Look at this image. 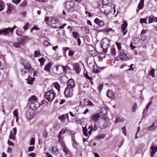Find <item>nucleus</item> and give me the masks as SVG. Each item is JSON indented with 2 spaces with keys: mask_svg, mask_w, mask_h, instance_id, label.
<instances>
[{
  "mask_svg": "<svg viewBox=\"0 0 157 157\" xmlns=\"http://www.w3.org/2000/svg\"><path fill=\"white\" fill-rule=\"evenodd\" d=\"M40 28H38L36 26H34L31 29V31H32L33 30H37L40 29Z\"/></svg>",
  "mask_w": 157,
  "mask_h": 157,
  "instance_id": "nucleus-60",
  "label": "nucleus"
},
{
  "mask_svg": "<svg viewBox=\"0 0 157 157\" xmlns=\"http://www.w3.org/2000/svg\"><path fill=\"white\" fill-rule=\"evenodd\" d=\"M59 118L61 121H63L65 120V116L64 115H63L62 116L59 117Z\"/></svg>",
  "mask_w": 157,
  "mask_h": 157,
  "instance_id": "nucleus-45",
  "label": "nucleus"
},
{
  "mask_svg": "<svg viewBox=\"0 0 157 157\" xmlns=\"http://www.w3.org/2000/svg\"><path fill=\"white\" fill-rule=\"evenodd\" d=\"M52 154L57 155L59 153V150L56 146H54L52 147Z\"/></svg>",
  "mask_w": 157,
  "mask_h": 157,
  "instance_id": "nucleus-20",
  "label": "nucleus"
},
{
  "mask_svg": "<svg viewBox=\"0 0 157 157\" xmlns=\"http://www.w3.org/2000/svg\"><path fill=\"white\" fill-rule=\"evenodd\" d=\"M128 26V23L126 21H124L123 24H122V27L121 28L122 32L124 33V35H125L127 32V30H126Z\"/></svg>",
  "mask_w": 157,
  "mask_h": 157,
  "instance_id": "nucleus-10",
  "label": "nucleus"
},
{
  "mask_svg": "<svg viewBox=\"0 0 157 157\" xmlns=\"http://www.w3.org/2000/svg\"><path fill=\"white\" fill-rule=\"evenodd\" d=\"M105 137V135L103 134L98 135L96 137L97 140H99Z\"/></svg>",
  "mask_w": 157,
  "mask_h": 157,
  "instance_id": "nucleus-36",
  "label": "nucleus"
},
{
  "mask_svg": "<svg viewBox=\"0 0 157 157\" xmlns=\"http://www.w3.org/2000/svg\"><path fill=\"white\" fill-rule=\"evenodd\" d=\"M87 102V105H90V106H93L94 105L93 103L90 100L88 101Z\"/></svg>",
  "mask_w": 157,
  "mask_h": 157,
  "instance_id": "nucleus-61",
  "label": "nucleus"
},
{
  "mask_svg": "<svg viewBox=\"0 0 157 157\" xmlns=\"http://www.w3.org/2000/svg\"><path fill=\"white\" fill-rule=\"evenodd\" d=\"M63 151L65 154H67L69 151L68 148L65 146L63 148Z\"/></svg>",
  "mask_w": 157,
  "mask_h": 157,
  "instance_id": "nucleus-42",
  "label": "nucleus"
},
{
  "mask_svg": "<svg viewBox=\"0 0 157 157\" xmlns=\"http://www.w3.org/2000/svg\"><path fill=\"white\" fill-rule=\"evenodd\" d=\"M39 61L40 62L41 66H43L44 64L45 60L43 57H42L40 59H39Z\"/></svg>",
  "mask_w": 157,
  "mask_h": 157,
  "instance_id": "nucleus-31",
  "label": "nucleus"
},
{
  "mask_svg": "<svg viewBox=\"0 0 157 157\" xmlns=\"http://www.w3.org/2000/svg\"><path fill=\"white\" fill-rule=\"evenodd\" d=\"M82 131L84 135L86 136H87L88 135L87 133V129L86 128V126L85 127H82Z\"/></svg>",
  "mask_w": 157,
  "mask_h": 157,
  "instance_id": "nucleus-33",
  "label": "nucleus"
},
{
  "mask_svg": "<svg viewBox=\"0 0 157 157\" xmlns=\"http://www.w3.org/2000/svg\"><path fill=\"white\" fill-rule=\"evenodd\" d=\"M54 128L56 130H58L60 128L59 125L57 124L54 126Z\"/></svg>",
  "mask_w": 157,
  "mask_h": 157,
  "instance_id": "nucleus-57",
  "label": "nucleus"
},
{
  "mask_svg": "<svg viewBox=\"0 0 157 157\" xmlns=\"http://www.w3.org/2000/svg\"><path fill=\"white\" fill-rule=\"evenodd\" d=\"M93 71L94 73H98L99 71L97 65H94L93 66Z\"/></svg>",
  "mask_w": 157,
  "mask_h": 157,
  "instance_id": "nucleus-34",
  "label": "nucleus"
},
{
  "mask_svg": "<svg viewBox=\"0 0 157 157\" xmlns=\"http://www.w3.org/2000/svg\"><path fill=\"white\" fill-rule=\"evenodd\" d=\"M13 115L16 117H18V114L17 113V109L13 111Z\"/></svg>",
  "mask_w": 157,
  "mask_h": 157,
  "instance_id": "nucleus-52",
  "label": "nucleus"
},
{
  "mask_svg": "<svg viewBox=\"0 0 157 157\" xmlns=\"http://www.w3.org/2000/svg\"><path fill=\"white\" fill-rule=\"evenodd\" d=\"M15 135L13 134L12 132H11L9 136L10 138L12 140H14L15 139Z\"/></svg>",
  "mask_w": 157,
  "mask_h": 157,
  "instance_id": "nucleus-44",
  "label": "nucleus"
},
{
  "mask_svg": "<svg viewBox=\"0 0 157 157\" xmlns=\"http://www.w3.org/2000/svg\"><path fill=\"white\" fill-rule=\"evenodd\" d=\"M40 54V52L39 50L35 51L34 53V56L35 57H38Z\"/></svg>",
  "mask_w": 157,
  "mask_h": 157,
  "instance_id": "nucleus-40",
  "label": "nucleus"
},
{
  "mask_svg": "<svg viewBox=\"0 0 157 157\" xmlns=\"http://www.w3.org/2000/svg\"><path fill=\"white\" fill-rule=\"evenodd\" d=\"M71 140L73 142L72 145L74 147L77 148L76 151L77 153H79V155L81 156L82 155V151L80 149L78 148H77V143L76 142L75 137L73 136H71Z\"/></svg>",
  "mask_w": 157,
  "mask_h": 157,
  "instance_id": "nucleus-6",
  "label": "nucleus"
},
{
  "mask_svg": "<svg viewBox=\"0 0 157 157\" xmlns=\"http://www.w3.org/2000/svg\"><path fill=\"white\" fill-rule=\"evenodd\" d=\"M6 66V64L3 58L0 57V69H4Z\"/></svg>",
  "mask_w": 157,
  "mask_h": 157,
  "instance_id": "nucleus-12",
  "label": "nucleus"
},
{
  "mask_svg": "<svg viewBox=\"0 0 157 157\" xmlns=\"http://www.w3.org/2000/svg\"><path fill=\"white\" fill-rule=\"evenodd\" d=\"M50 43L48 42L47 41L45 40L44 42V44L45 46H48Z\"/></svg>",
  "mask_w": 157,
  "mask_h": 157,
  "instance_id": "nucleus-63",
  "label": "nucleus"
},
{
  "mask_svg": "<svg viewBox=\"0 0 157 157\" xmlns=\"http://www.w3.org/2000/svg\"><path fill=\"white\" fill-rule=\"evenodd\" d=\"M54 87L58 90V91H59L60 90V86L57 82L55 83Z\"/></svg>",
  "mask_w": 157,
  "mask_h": 157,
  "instance_id": "nucleus-38",
  "label": "nucleus"
},
{
  "mask_svg": "<svg viewBox=\"0 0 157 157\" xmlns=\"http://www.w3.org/2000/svg\"><path fill=\"white\" fill-rule=\"evenodd\" d=\"M113 30V29L111 28H108L105 29L103 30V31L104 32H109L112 31Z\"/></svg>",
  "mask_w": 157,
  "mask_h": 157,
  "instance_id": "nucleus-48",
  "label": "nucleus"
},
{
  "mask_svg": "<svg viewBox=\"0 0 157 157\" xmlns=\"http://www.w3.org/2000/svg\"><path fill=\"white\" fill-rule=\"evenodd\" d=\"M100 116L99 113H96L94 114L91 118V120L94 121L96 122L100 118Z\"/></svg>",
  "mask_w": 157,
  "mask_h": 157,
  "instance_id": "nucleus-22",
  "label": "nucleus"
},
{
  "mask_svg": "<svg viewBox=\"0 0 157 157\" xmlns=\"http://www.w3.org/2000/svg\"><path fill=\"white\" fill-rule=\"evenodd\" d=\"M144 0H140L138 5V8L139 10L142 9L143 8L144 6Z\"/></svg>",
  "mask_w": 157,
  "mask_h": 157,
  "instance_id": "nucleus-27",
  "label": "nucleus"
},
{
  "mask_svg": "<svg viewBox=\"0 0 157 157\" xmlns=\"http://www.w3.org/2000/svg\"><path fill=\"white\" fill-rule=\"evenodd\" d=\"M21 0H13V2L14 3L17 4L19 3Z\"/></svg>",
  "mask_w": 157,
  "mask_h": 157,
  "instance_id": "nucleus-62",
  "label": "nucleus"
},
{
  "mask_svg": "<svg viewBox=\"0 0 157 157\" xmlns=\"http://www.w3.org/2000/svg\"><path fill=\"white\" fill-rule=\"evenodd\" d=\"M29 23H27L23 27V29L25 30H27L28 28V25Z\"/></svg>",
  "mask_w": 157,
  "mask_h": 157,
  "instance_id": "nucleus-53",
  "label": "nucleus"
},
{
  "mask_svg": "<svg viewBox=\"0 0 157 157\" xmlns=\"http://www.w3.org/2000/svg\"><path fill=\"white\" fill-rule=\"evenodd\" d=\"M94 22L95 23L98 24L100 26H102L105 24V23L103 21L99 20L98 18H96L95 19Z\"/></svg>",
  "mask_w": 157,
  "mask_h": 157,
  "instance_id": "nucleus-14",
  "label": "nucleus"
},
{
  "mask_svg": "<svg viewBox=\"0 0 157 157\" xmlns=\"http://www.w3.org/2000/svg\"><path fill=\"white\" fill-rule=\"evenodd\" d=\"M154 21H155L156 22H157V17H155L154 16L149 17L148 18L149 23H151Z\"/></svg>",
  "mask_w": 157,
  "mask_h": 157,
  "instance_id": "nucleus-24",
  "label": "nucleus"
},
{
  "mask_svg": "<svg viewBox=\"0 0 157 157\" xmlns=\"http://www.w3.org/2000/svg\"><path fill=\"white\" fill-rule=\"evenodd\" d=\"M37 98L34 95L32 96L29 99L30 105V107L33 109H36L41 105L40 103L37 101Z\"/></svg>",
  "mask_w": 157,
  "mask_h": 157,
  "instance_id": "nucleus-1",
  "label": "nucleus"
},
{
  "mask_svg": "<svg viewBox=\"0 0 157 157\" xmlns=\"http://www.w3.org/2000/svg\"><path fill=\"white\" fill-rule=\"evenodd\" d=\"M4 9V5L2 2L0 1V11Z\"/></svg>",
  "mask_w": 157,
  "mask_h": 157,
  "instance_id": "nucleus-39",
  "label": "nucleus"
},
{
  "mask_svg": "<svg viewBox=\"0 0 157 157\" xmlns=\"http://www.w3.org/2000/svg\"><path fill=\"white\" fill-rule=\"evenodd\" d=\"M111 53L114 56H115L116 54V51L115 49L114 48H112L111 49Z\"/></svg>",
  "mask_w": 157,
  "mask_h": 157,
  "instance_id": "nucleus-54",
  "label": "nucleus"
},
{
  "mask_svg": "<svg viewBox=\"0 0 157 157\" xmlns=\"http://www.w3.org/2000/svg\"><path fill=\"white\" fill-rule=\"evenodd\" d=\"M74 52L73 51L71 50L69 51V56H72L74 55Z\"/></svg>",
  "mask_w": 157,
  "mask_h": 157,
  "instance_id": "nucleus-58",
  "label": "nucleus"
},
{
  "mask_svg": "<svg viewBox=\"0 0 157 157\" xmlns=\"http://www.w3.org/2000/svg\"><path fill=\"white\" fill-rule=\"evenodd\" d=\"M85 77L88 79L91 80L92 79V77H90L87 73H86L85 74Z\"/></svg>",
  "mask_w": 157,
  "mask_h": 157,
  "instance_id": "nucleus-59",
  "label": "nucleus"
},
{
  "mask_svg": "<svg viewBox=\"0 0 157 157\" xmlns=\"http://www.w3.org/2000/svg\"><path fill=\"white\" fill-rule=\"evenodd\" d=\"M124 121V119L123 118H120L119 117H117L115 120L116 123H118L119 122H123Z\"/></svg>",
  "mask_w": 157,
  "mask_h": 157,
  "instance_id": "nucleus-32",
  "label": "nucleus"
},
{
  "mask_svg": "<svg viewBox=\"0 0 157 157\" xmlns=\"http://www.w3.org/2000/svg\"><path fill=\"white\" fill-rule=\"evenodd\" d=\"M153 125L155 128L157 127V120H155L153 123Z\"/></svg>",
  "mask_w": 157,
  "mask_h": 157,
  "instance_id": "nucleus-64",
  "label": "nucleus"
},
{
  "mask_svg": "<svg viewBox=\"0 0 157 157\" xmlns=\"http://www.w3.org/2000/svg\"><path fill=\"white\" fill-rule=\"evenodd\" d=\"M151 151L150 153L151 154V157H153L154 154L157 151V146L155 147L153 146H152L151 147Z\"/></svg>",
  "mask_w": 157,
  "mask_h": 157,
  "instance_id": "nucleus-16",
  "label": "nucleus"
},
{
  "mask_svg": "<svg viewBox=\"0 0 157 157\" xmlns=\"http://www.w3.org/2000/svg\"><path fill=\"white\" fill-rule=\"evenodd\" d=\"M35 143V139L33 138H31V140L30 141V145H33Z\"/></svg>",
  "mask_w": 157,
  "mask_h": 157,
  "instance_id": "nucleus-49",
  "label": "nucleus"
},
{
  "mask_svg": "<svg viewBox=\"0 0 157 157\" xmlns=\"http://www.w3.org/2000/svg\"><path fill=\"white\" fill-rule=\"evenodd\" d=\"M112 10V8L111 6H107L105 10V14H107L110 13Z\"/></svg>",
  "mask_w": 157,
  "mask_h": 157,
  "instance_id": "nucleus-28",
  "label": "nucleus"
},
{
  "mask_svg": "<svg viewBox=\"0 0 157 157\" xmlns=\"http://www.w3.org/2000/svg\"><path fill=\"white\" fill-rule=\"evenodd\" d=\"M17 28L14 26L12 28L8 27L2 29H0V35H1L4 36H10L12 33L13 30Z\"/></svg>",
  "mask_w": 157,
  "mask_h": 157,
  "instance_id": "nucleus-2",
  "label": "nucleus"
},
{
  "mask_svg": "<svg viewBox=\"0 0 157 157\" xmlns=\"http://www.w3.org/2000/svg\"><path fill=\"white\" fill-rule=\"evenodd\" d=\"M56 95L53 90H50L46 93L45 98L49 101H52L55 98Z\"/></svg>",
  "mask_w": 157,
  "mask_h": 157,
  "instance_id": "nucleus-4",
  "label": "nucleus"
},
{
  "mask_svg": "<svg viewBox=\"0 0 157 157\" xmlns=\"http://www.w3.org/2000/svg\"><path fill=\"white\" fill-rule=\"evenodd\" d=\"M147 17H145L144 18H142L140 19V23H145L146 24H147Z\"/></svg>",
  "mask_w": 157,
  "mask_h": 157,
  "instance_id": "nucleus-29",
  "label": "nucleus"
},
{
  "mask_svg": "<svg viewBox=\"0 0 157 157\" xmlns=\"http://www.w3.org/2000/svg\"><path fill=\"white\" fill-rule=\"evenodd\" d=\"M27 3V2L24 1L21 3L20 4V6H24L26 5Z\"/></svg>",
  "mask_w": 157,
  "mask_h": 157,
  "instance_id": "nucleus-50",
  "label": "nucleus"
},
{
  "mask_svg": "<svg viewBox=\"0 0 157 157\" xmlns=\"http://www.w3.org/2000/svg\"><path fill=\"white\" fill-rule=\"evenodd\" d=\"M98 128V127L96 124H94V127H93L92 125L89 126L88 128L90 129V130L88 132V134L90 135L93 131H96L97 130Z\"/></svg>",
  "mask_w": 157,
  "mask_h": 157,
  "instance_id": "nucleus-15",
  "label": "nucleus"
},
{
  "mask_svg": "<svg viewBox=\"0 0 157 157\" xmlns=\"http://www.w3.org/2000/svg\"><path fill=\"white\" fill-rule=\"evenodd\" d=\"M155 126L152 124V125L148 127L147 128V129L148 130H151L155 129Z\"/></svg>",
  "mask_w": 157,
  "mask_h": 157,
  "instance_id": "nucleus-56",
  "label": "nucleus"
},
{
  "mask_svg": "<svg viewBox=\"0 0 157 157\" xmlns=\"http://www.w3.org/2000/svg\"><path fill=\"white\" fill-rule=\"evenodd\" d=\"M73 35L75 38H76L78 37V34L76 32H73Z\"/></svg>",
  "mask_w": 157,
  "mask_h": 157,
  "instance_id": "nucleus-51",
  "label": "nucleus"
},
{
  "mask_svg": "<svg viewBox=\"0 0 157 157\" xmlns=\"http://www.w3.org/2000/svg\"><path fill=\"white\" fill-rule=\"evenodd\" d=\"M74 3L73 1H69L66 2V8L69 12H73L75 10L74 7Z\"/></svg>",
  "mask_w": 157,
  "mask_h": 157,
  "instance_id": "nucleus-5",
  "label": "nucleus"
},
{
  "mask_svg": "<svg viewBox=\"0 0 157 157\" xmlns=\"http://www.w3.org/2000/svg\"><path fill=\"white\" fill-rule=\"evenodd\" d=\"M21 44L18 42L14 43L13 44V46L16 48H20V45Z\"/></svg>",
  "mask_w": 157,
  "mask_h": 157,
  "instance_id": "nucleus-30",
  "label": "nucleus"
},
{
  "mask_svg": "<svg viewBox=\"0 0 157 157\" xmlns=\"http://www.w3.org/2000/svg\"><path fill=\"white\" fill-rule=\"evenodd\" d=\"M101 45L103 48V51L106 53L110 45L109 40L106 38H104L101 41Z\"/></svg>",
  "mask_w": 157,
  "mask_h": 157,
  "instance_id": "nucleus-3",
  "label": "nucleus"
},
{
  "mask_svg": "<svg viewBox=\"0 0 157 157\" xmlns=\"http://www.w3.org/2000/svg\"><path fill=\"white\" fill-rule=\"evenodd\" d=\"M52 64L50 62H49L47 64H46L45 66L44 70L46 71L49 72L50 71Z\"/></svg>",
  "mask_w": 157,
  "mask_h": 157,
  "instance_id": "nucleus-21",
  "label": "nucleus"
},
{
  "mask_svg": "<svg viewBox=\"0 0 157 157\" xmlns=\"http://www.w3.org/2000/svg\"><path fill=\"white\" fill-rule=\"evenodd\" d=\"M34 112L32 109H29L26 112V116L28 119H30L33 116Z\"/></svg>",
  "mask_w": 157,
  "mask_h": 157,
  "instance_id": "nucleus-8",
  "label": "nucleus"
},
{
  "mask_svg": "<svg viewBox=\"0 0 157 157\" xmlns=\"http://www.w3.org/2000/svg\"><path fill=\"white\" fill-rule=\"evenodd\" d=\"M119 57L122 60L126 61L127 60V56L125 53L123 52L120 53Z\"/></svg>",
  "mask_w": 157,
  "mask_h": 157,
  "instance_id": "nucleus-18",
  "label": "nucleus"
},
{
  "mask_svg": "<svg viewBox=\"0 0 157 157\" xmlns=\"http://www.w3.org/2000/svg\"><path fill=\"white\" fill-rule=\"evenodd\" d=\"M7 5L8 7L7 11V13L8 14H10L11 13L13 7L10 4H8Z\"/></svg>",
  "mask_w": 157,
  "mask_h": 157,
  "instance_id": "nucleus-25",
  "label": "nucleus"
},
{
  "mask_svg": "<svg viewBox=\"0 0 157 157\" xmlns=\"http://www.w3.org/2000/svg\"><path fill=\"white\" fill-rule=\"evenodd\" d=\"M102 123H103V126H101V128H104L106 127L107 125V122L105 120H104L102 121Z\"/></svg>",
  "mask_w": 157,
  "mask_h": 157,
  "instance_id": "nucleus-37",
  "label": "nucleus"
},
{
  "mask_svg": "<svg viewBox=\"0 0 157 157\" xmlns=\"http://www.w3.org/2000/svg\"><path fill=\"white\" fill-rule=\"evenodd\" d=\"M152 103V102L151 101H150L148 104L147 105V106H146V110L147 111H148V110L149 109V106H150V105Z\"/></svg>",
  "mask_w": 157,
  "mask_h": 157,
  "instance_id": "nucleus-55",
  "label": "nucleus"
},
{
  "mask_svg": "<svg viewBox=\"0 0 157 157\" xmlns=\"http://www.w3.org/2000/svg\"><path fill=\"white\" fill-rule=\"evenodd\" d=\"M62 66L61 65H56L53 68V70H56V72L57 74H62Z\"/></svg>",
  "mask_w": 157,
  "mask_h": 157,
  "instance_id": "nucleus-7",
  "label": "nucleus"
},
{
  "mask_svg": "<svg viewBox=\"0 0 157 157\" xmlns=\"http://www.w3.org/2000/svg\"><path fill=\"white\" fill-rule=\"evenodd\" d=\"M58 138L59 139V142L62 144H63V145H65V144H64V143H63L62 137H61V136H59V135H58Z\"/></svg>",
  "mask_w": 157,
  "mask_h": 157,
  "instance_id": "nucleus-41",
  "label": "nucleus"
},
{
  "mask_svg": "<svg viewBox=\"0 0 157 157\" xmlns=\"http://www.w3.org/2000/svg\"><path fill=\"white\" fill-rule=\"evenodd\" d=\"M16 34L18 36H21L22 35V33L20 30H17L16 31Z\"/></svg>",
  "mask_w": 157,
  "mask_h": 157,
  "instance_id": "nucleus-47",
  "label": "nucleus"
},
{
  "mask_svg": "<svg viewBox=\"0 0 157 157\" xmlns=\"http://www.w3.org/2000/svg\"><path fill=\"white\" fill-rule=\"evenodd\" d=\"M67 85L69 88H71L74 87L75 86V85L73 79L72 78H71L69 80Z\"/></svg>",
  "mask_w": 157,
  "mask_h": 157,
  "instance_id": "nucleus-19",
  "label": "nucleus"
},
{
  "mask_svg": "<svg viewBox=\"0 0 157 157\" xmlns=\"http://www.w3.org/2000/svg\"><path fill=\"white\" fill-rule=\"evenodd\" d=\"M73 67L74 68L77 73H78L80 71L81 69L79 63H75L73 65Z\"/></svg>",
  "mask_w": 157,
  "mask_h": 157,
  "instance_id": "nucleus-17",
  "label": "nucleus"
},
{
  "mask_svg": "<svg viewBox=\"0 0 157 157\" xmlns=\"http://www.w3.org/2000/svg\"><path fill=\"white\" fill-rule=\"evenodd\" d=\"M19 42L21 44H23L25 42L27 41L28 40H31V39L26 36H22V37L18 38Z\"/></svg>",
  "mask_w": 157,
  "mask_h": 157,
  "instance_id": "nucleus-9",
  "label": "nucleus"
},
{
  "mask_svg": "<svg viewBox=\"0 0 157 157\" xmlns=\"http://www.w3.org/2000/svg\"><path fill=\"white\" fill-rule=\"evenodd\" d=\"M90 47V49L92 50L90 51V53L93 56H97L98 55V53L95 49L92 46H91Z\"/></svg>",
  "mask_w": 157,
  "mask_h": 157,
  "instance_id": "nucleus-13",
  "label": "nucleus"
},
{
  "mask_svg": "<svg viewBox=\"0 0 157 157\" xmlns=\"http://www.w3.org/2000/svg\"><path fill=\"white\" fill-rule=\"evenodd\" d=\"M70 88H66L64 91V94L66 96L68 97H71L73 95L72 92H71Z\"/></svg>",
  "mask_w": 157,
  "mask_h": 157,
  "instance_id": "nucleus-11",
  "label": "nucleus"
},
{
  "mask_svg": "<svg viewBox=\"0 0 157 157\" xmlns=\"http://www.w3.org/2000/svg\"><path fill=\"white\" fill-rule=\"evenodd\" d=\"M137 104L135 103L134 105L132 106V109L133 110V112H135L136 109L137 108Z\"/></svg>",
  "mask_w": 157,
  "mask_h": 157,
  "instance_id": "nucleus-46",
  "label": "nucleus"
},
{
  "mask_svg": "<svg viewBox=\"0 0 157 157\" xmlns=\"http://www.w3.org/2000/svg\"><path fill=\"white\" fill-rule=\"evenodd\" d=\"M155 70L154 69H152L151 70H150L149 72V75L152 77H155Z\"/></svg>",
  "mask_w": 157,
  "mask_h": 157,
  "instance_id": "nucleus-35",
  "label": "nucleus"
},
{
  "mask_svg": "<svg viewBox=\"0 0 157 157\" xmlns=\"http://www.w3.org/2000/svg\"><path fill=\"white\" fill-rule=\"evenodd\" d=\"M23 66L24 67V69H26L29 71L31 68V66L30 65L27 63H23Z\"/></svg>",
  "mask_w": 157,
  "mask_h": 157,
  "instance_id": "nucleus-26",
  "label": "nucleus"
},
{
  "mask_svg": "<svg viewBox=\"0 0 157 157\" xmlns=\"http://www.w3.org/2000/svg\"><path fill=\"white\" fill-rule=\"evenodd\" d=\"M67 129H66L64 130L63 129H62L59 132L58 135L60 136H61V134H63L65 133L66 132V130Z\"/></svg>",
  "mask_w": 157,
  "mask_h": 157,
  "instance_id": "nucleus-43",
  "label": "nucleus"
},
{
  "mask_svg": "<svg viewBox=\"0 0 157 157\" xmlns=\"http://www.w3.org/2000/svg\"><path fill=\"white\" fill-rule=\"evenodd\" d=\"M107 95L110 98H112L114 97L113 93V91L110 90H109L107 93Z\"/></svg>",
  "mask_w": 157,
  "mask_h": 157,
  "instance_id": "nucleus-23",
  "label": "nucleus"
}]
</instances>
